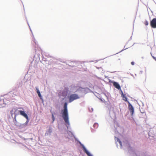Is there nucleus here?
Masks as SVG:
<instances>
[{
	"label": "nucleus",
	"mask_w": 156,
	"mask_h": 156,
	"mask_svg": "<svg viewBox=\"0 0 156 156\" xmlns=\"http://www.w3.org/2000/svg\"><path fill=\"white\" fill-rule=\"evenodd\" d=\"M68 103L65 102L63 105V109L61 111L62 117L64 119V124L66 127L68 129L70 126V123L69 120L68 111L67 108Z\"/></svg>",
	"instance_id": "obj_1"
},
{
	"label": "nucleus",
	"mask_w": 156,
	"mask_h": 156,
	"mask_svg": "<svg viewBox=\"0 0 156 156\" xmlns=\"http://www.w3.org/2000/svg\"><path fill=\"white\" fill-rule=\"evenodd\" d=\"M9 113L12 117L13 119H16V117L19 115H22L24 118L28 116L27 114L24 110H18L17 109L15 108H13L10 111Z\"/></svg>",
	"instance_id": "obj_2"
},
{
	"label": "nucleus",
	"mask_w": 156,
	"mask_h": 156,
	"mask_svg": "<svg viewBox=\"0 0 156 156\" xmlns=\"http://www.w3.org/2000/svg\"><path fill=\"white\" fill-rule=\"evenodd\" d=\"M69 132L71 133L72 136L74 137L76 141L77 142V144H79L82 147L83 151L85 153L87 156H93V155L87 150L84 145L82 144L81 142L76 137L73 133L71 131H69Z\"/></svg>",
	"instance_id": "obj_3"
},
{
	"label": "nucleus",
	"mask_w": 156,
	"mask_h": 156,
	"mask_svg": "<svg viewBox=\"0 0 156 156\" xmlns=\"http://www.w3.org/2000/svg\"><path fill=\"white\" fill-rule=\"evenodd\" d=\"M88 87H78V89L76 90L77 93L80 97V98L84 97L85 95L87 93Z\"/></svg>",
	"instance_id": "obj_4"
},
{
	"label": "nucleus",
	"mask_w": 156,
	"mask_h": 156,
	"mask_svg": "<svg viewBox=\"0 0 156 156\" xmlns=\"http://www.w3.org/2000/svg\"><path fill=\"white\" fill-rule=\"evenodd\" d=\"M123 145L124 147L128 149L129 152L130 154H132L133 155L136 154L135 151L133 148L131 147L128 140H126L123 141Z\"/></svg>",
	"instance_id": "obj_5"
},
{
	"label": "nucleus",
	"mask_w": 156,
	"mask_h": 156,
	"mask_svg": "<svg viewBox=\"0 0 156 156\" xmlns=\"http://www.w3.org/2000/svg\"><path fill=\"white\" fill-rule=\"evenodd\" d=\"M122 97L123 98V99L124 101L128 103L129 110L131 115L133 116L134 112V107L132 105L128 100V98L125 95H123V96H122Z\"/></svg>",
	"instance_id": "obj_6"
},
{
	"label": "nucleus",
	"mask_w": 156,
	"mask_h": 156,
	"mask_svg": "<svg viewBox=\"0 0 156 156\" xmlns=\"http://www.w3.org/2000/svg\"><path fill=\"white\" fill-rule=\"evenodd\" d=\"M69 91V88L67 87H65L63 90H60L58 93V96L59 98L62 97L66 98Z\"/></svg>",
	"instance_id": "obj_7"
},
{
	"label": "nucleus",
	"mask_w": 156,
	"mask_h": 156,
	"mask_svg": "<svg viewBox=\"0 0 156 156\" xmlns=\"http://www.w3.org/2000/svg\"><path fill=\"white\" fill-rule=\"evenodd\" d=\"M67 98L69 103H71L74 101L80 99V97L76 94H72L68 95Z\"/></svg>",
	"instance_id": "obj_8"
},
{
	"label": "nucleus",
	"mask_w": 156,
	"mask_h": 156,
	"mask_svg": "<svg viewBox=\"0 0 156 156\" xmlns=\"http://www.w3.org/2000/svg\"><path fill=\"white\" fill-rule=\"evenodd\" d=\"M25 118L27 120L25 123L23 124L21 123L20 124L19 127L20 129L23 128L26 126L30 120V119L29 118L28 116L25 117Z\"/></svg>",
	"instance_id": "obj_9"
},
{
	"label": "nucleus",
	"mask_w": 156,
	"mask_h": 156,
	"mask_svg": "<svg viewBox=\"0 0 156 156\" xmlns=\"http://www.w3.org/2000/svg\"><path fill=\"white\" fill-rule=\"evenodd\" d=\"M109 82L113 83L114 86L118 90H121V87L118 82L111 80H109Z\"/></svg>",
	"instance_id": "obj_10"
},
{
	"label": "nucleus",
	"mask_w": 156,
	"mask_h": 156,
	"mask_svg": "<svg viewBox=\"0 0 156 156\" xmlns=\"http://www.w3.org/2000/svg\"><path fill=\"white\" fill-rule=\"evenodd\" d=\"M150 25L153 28H156V18H153L150 22Z\"/></svg>",
	"instance_id": "obj_11"
},
{
	"label": "nucleus",
	"mask_w": 156,
	"mask_h": 156,
	"mask_svg": "<svg viewBox=\"0 0 156 156\" xmlns=\"http://www.w3.org/2000/svg\"><path fill=\"white\" fill-rule=\"evenodd\" d=\"M79 64V62L74 61L73 62H69V64L68 65L69 66L74 67L78 66Z\"/></svg>",
	"instance_id": "obj_12"
},
{
	"label": "nucleus",
	"mask_w": 156,
	"mask_h": 156,
	"mask_svg": "<svg viewBox=\"0 0 156 156\" xmlns=\"http://www.w3.org/2000/svg\"><path fill=\"white\" fill-rule=\"evenodd\" d=\"M52 128L51 126H49L48 129L46 130V132L45 134V136H50L51 135V133L52 132Z\"/></svg>",
	"instance_id": "obj_13"
},
{
	"label": "nucleus",
	"mask_w": 156,
	"mask_h": 156,
	"mask_svg": "<svg viewBox=\"0 0 156 156\" xmlns=\"http://www.w3.org/2000/svg\"><path fill=\"white\" fill-rule=\"evenodd\" d=\"M78 87H75L74 86H72L70 90L71 92L73 93H77L76 90L78 89Z\"/></svg>",
	"instance_id": "obj_14"
},
{
	"label": "nucleus",
	"mask_w": 156,
	"mask_h": 156,
	"mask_svg": "<svg viewBox=\"0 0 156 156\" xmlns=\"http://www.w3.org/2000/svg\"><path fill=\"white\" fill-rule=\"evenodd\" d=\"M115 140H117L118 142L120 144V147L121 148H122V143L121 141L120 140V139L118 137H116L115 136Z\"/></svg>",
	"instance_id": "obj_15"
},
{
	"label": "nucleus",
	"mask_w": 156,
	"mask_h": 156,
	"mask_svg": "<svg viewBox=\"0 0 156 156\" xmlns=\"http://www.w3.org/2000/svg\"><path fill=\"white\" fill-rule=\"evenodd\" d=\"M13 122L15 124V125L16 126L18 127H19L20 126V124H21V123L18 122L17 121L16 119H13Z\"/></svg>",
	"instance_id": "obj_16"
},
{
	"label": "nucleus",
	"mask_w": 156,
	"mask_h": 156,
	"mask_svg": "<svg viewBox=\"0 0 156 156\" xmlns=\"http://www.w3.org/2000/svg\"><path fill=\"white\" fill-rule=\"evenodd\" d=\"M50 112L51 114V118L52 120V123H53V122H54L55 120V118L54 116V114H55V113H54L51 110H50Z\"/></svg>",
	"instance_id": "obj_17"
},
{
	"label": "nucleus",
	"mask_w": 156,
	"mask_h": 156,
	"mask_svg": "<svg viewBox=\"0 0 156 156\" xmlns=\"http://www.w3.org/2000/svg\"><path fill=\"white\" fill-rule=\"evenodd\" d=\"M37 94H38V96L39 97L40 99L41 100L42 103H43L44 102V101L43 98L41 94V93H37Z\"/></svg>",
	"instance_id": "obj_18"
},
{
	"label": "nucleus",
	"mask_w": 156,
	"mask_h": 156,
	"mask_svg": "<svg viewBox=\"0 0 156 156\" xmlns=\"http://www.w3.org/2000/svg\"><path fill=\"white\" fill-rule=\"evenodd\" d=\"M98 126V124L97 122L95 123L93 125V127L95 129H97Z\"/></svg>",
	"instance_id": "obj_19"
},
{
	"label": "nucleus",
	"mask_w": 156,
	"mask_h": 156,
	"mask_svg": "<svg viewBox=\"0 0 156 156\" xmlns=\"http://www.w3.org/2000/svg\"><path fill=\"white\" fill-rule=\"evenodd\" d=\"M105 96L107 97V98L108 99L109 95H110V93H107V94H104Z\"/></svg>",
	"instance_id": "obj_20"
},
{
	"label": "nucleus",
	"mask_w": 156,
	"mask_h": 156,
	"mask_svg": "<svg viewBox=\"0 0 156 156\" xmlns=\"http://www.w3.org/2000/svg\"><path fill=\"white\" fill-rule=\"evenodd\" d=\"M35 88L36 89V92L37 93H40V90H39V89L38 87H35Z\"/></svg>",
	"instance_id": "obj_21"
},
{
	"label": "nucleus",
	"mask_w": 156,
	"mask_h": 156,
	"mask_svg": "<svg viewBox=\"0 0 156 156\" xmlns=\"http://www.w3.org/2000/svg\"><path fill=\"white\" fill-rule=\"evenodd\" d=\"M97 94L99 96V98L100 99H99V100H100L101 101V102H103V99L100 96V95L99 94Z\"/></svg>",
	"instance_id": "obj_22"
},
{
	"label": "nucleus",
	"mask_w": 156,
	"mask_h": 156,
	"mask_svg": "<svg viewBox=\"0 0 156 156\" xmlns=\"http://www.w3.org/2000/svg\"><path fill=\"white\" fill-rule=\"evenodd\" d=\"M6 99H3L2 100V101L3 102V104H4V105H6Z\"/></svg>",
	"instance_id": "obj_23"
},
{
	"label": "nucleus",
	"mask_w": 156,
	"mask_h": 156,
	"mask_svg": "<svg viewBox=\"0 0 156 156\" xmlns=\"http://www.w3.org/2000/svg\"><path fill=\"white\" fill-rule=\"evenodd\" d=\"M120 90V94H121V97H122V96H123V95H125V94H124L123 91L121 89V90Z\"/></svg>",
	"instance_id": "obj_24"
},
{
	"label": "nucleus",
	"mask_w": 156,
	"mask_h": 156,
	"mask_svg": "<svg viewBox=\"0 0 156 156\" xmlns=\"http://www.w3.org/2000/svg\"><path fill=\"white\" fill-rule=\"evenodd\" d=\"M25 18H26V20H27V24H28V25L29 27V28H30V31H31V33H32V34H33V33H32V30H31V28H30V25H29V23H28V21H27V18L26 17H25ZM32 34L33 35V34Z\"/></svg>",
	"instance_id": "obj_25"
},
{
	"label": "nucleus",
	"mask_w": 156,
	"mask_h": 156,
	"mask_svg": "<svg viewBox=\"0 0 156 156\" xmlns=\"http://www.w3.org/2000/svg\"><path fill=\"white\" fill-rule=\"evenodd\" d=\"M33 36H34L33 35ZM33 37H34L33 41L34 42V43H35V44L36 45H37V42L36 40L35 39V38L34 37V36H33Z\"/></svg>",
	"instance_id": "obj_26"
},
{
	"label": "nucleus",
	"mask_w": 156,
	"mask_h": 156,
	"mask_svg": "<svg viewBox=\"0 0 156 156\" xmlns=\"http://www.w3.org/2000/svg\"><path fill=\"white\" fill-rule=\"evenodd\" d=\"M2 102H3L2 101V100L0 98V105H1V106L4 107L5 106H3V105H2L3 104V103L2 104ZM0 108H1V107H0Z\"/></svg>",
	"instance_id": "obj_27"
},
{
	"label": "nucleus",
	"mask_w": 156,
	"mask_h": 156,
	"mask_svg": "<svg viewBox=\"0 0 156 156\" xmlns=\"http://www.w3.org/2000/svg\"><path fill=\"white\" fill-rule=\"evenodd\" d=\"M144 24L146 26H147L148 25V22L147 20H145L144 22Z\"/></svg>",
	"instance_id": "obj_28"
},
{
	"label": "nucleus",
	"mask_w": 156,
	"mask_h": 156,
	"mask_svg": "<svg viewBox=\"0 0 156 156\" xmlns=\"http://www.w3.org/2000/svg\"><path fill=\"white\" fill-rule=\"evenodd\" d=\"M95 93H96L97 94H95V93H94V95H95V96L96 97H97L98 98V99H100L99 98V96L97 94H98V93H97L96 92H95Z\"/></svg>",
	"instance_id": "obj_29"
},
{
	"label": "nucleus",
	"mask_w": 156,
	"mask_h": 156,
	"mask_svg": "<svg viewBox=\"0 0 156 156\" xmlns=\"http://www.w3.org/2000/svg\"><path fill=\"white\" fill-rule=\"evenodd\" d=\"M42 59L43 61L46 62L47 61H48V60L47 59V58L43 57L42 58Z\"/></svg>",
	"instance_id": "obj_30"
},
{
	"label": "nucleus",
	"mask_w": 156,
	"mask_h": 156,
	"mask_svg": "<svg viewBox=\"0 0 156 156\" xmlns=\"http://www.w3.org/2000/svg\"><path fill=\"white\" fill-rule=\"evenodd\" d=\"M151 55L152 57V58L156 61V57L153 56L152 55V53H151Z\"/></svg>",
	"instance_id": "obj_31"
},
{
	"label": "nucleus",
	"mask_w": 156,
	"mask_h": 156,
	"mask_svg": "<svg viewBox=\"0 0 156 156\" xmlns=\"http://www.w3.org/2000/svg\"><path fill=\"white\" fill-rule=\"evenodd\" d=\"M88 92H87V93H88L89 91H90V92H91V93H93L94 94V93L93 91H92L89 88H88Z\"/></svg>",
	"instance_id": "obj_32"
},
{
	"label": "nucleus",
	"mask_w": 156,
	"mask_h": 156,
	"mask_svg": "<svg viewBox=\"0 0 156 156\" xmlns=\"http://www.w3.org/2000/svg\"><path fill=\"white\" fill-rule=\"evenodd\" d=\"M131 65H134L135 64V62H134L133 61L131 62Z\"/></svg>",
	"instance_id": "obj_33"
},
{
	"label": "nucleus",
	"mask_w": 156,
	"mask_h": 156,
	"mask_svg": "<svg viewBox=\"0 0 156 156\" xmlns=\"http://www.w3.org/2000/svg\"><path fill=\"white\" fill-rule=\"evenodd\" d=\"M65 98V97H63V98H61L62 99V101H64L65 100V98Z\"/></svg>",
	"instance_id": "obj_34"
},
{
	"label": "nucleus",
	"mask_w": 156,
	"mask_h": 156,
	"mask_svg": "<svg viewBox=\"0 0 156 156\" xmlns=\"http://www.w3.org/2000/svg\"><path fill=\"white\" fill-rule=\"evenodd\" d=\"M51 60H50V61H48V64H50L51 63Z\"/></svg>",
	"instance_id": "obj_35"
},
{
	"label": "nucleus",
	"mask_w": 156,
	"mask_h": 156,
	"mask_svg": "<svg viewBox=\"0 0 156 156\" xmlns=\"http://www.w3.org/2000/svg\"><path fill=\"white\" fill-rule=\"evenodd\" d=\"M45 56H47V57H48H48H51V56H50V55H47V54H46V55H45Z\"/></svg>",
	"instance_id": "obj_36"
},
{
	"label": "nucleus",
	"mask_w": 156,
	"mask_h": 156,
	"mask_svg": "<svg viewBox=\"0 0 156 156\" xmlns=\"http://www.w3.org/2000/svg\"><path fill=\"white\" fill-rule=\"evenodd\" d=\"M125 48V49H122V50H121V51H120V52H121V51H124V50H125V49H127V48Z\"/></svg>",
	"instance_id": "obj_37"
},
{
	"label": "nucleus",
	"mask_w": 156,
	"mask_h": 156,
	"mask_svg": "<svg viewBox=\"0 0 156 156\" xmlns=\"http://www.w3.org/2000/svg\"><path fill=\"white\" fill-rule=\"evenodd\" d=\"M132 36H131L130 37V38L129 40V41H130L132 39Z\"/></svg>",
	"instance_id": "obj_38"
},
{
	"label": "nucleus",
	"mask_w": 156,
	"mask_h": 156,
	"mask_svg": "<svg viewBox=\"0 0 156 156\" xmlns=\"http://www.w3.org/2000/svg\"><path fill=\"white\" fill-rule=\"evenodd\" d=\"M91 131H92V132H93V130H94V129H92V128H91Z\"/></svg>",
	"instance_id": "obj_39"
},
{
	"label": "nucleus",
	"mask_w": 156,
	"mask_h": 156,
	"mask_svg": "<svg viewBox=\"0 0 156 156\" xmlns=\"http://www.w3.org/2000/svg\"><path fill=\"white\" fill-rule=\"evenodd\" d=\"M91 109H92V111H93V108H91Z\"/></svg>",
	"instance_id": "obj_40"
},
{
	"label": "nucleus",
	"mask_w": 156,
	"mask_h": 156,
	"mask_svg": "<svg viewBox=\"0 0 156 156\" xmlns=\"http://www.w3.org/2000/svg\"><path fill=\"white\" fill-rule=\"evenodd\" d=\"M33 56L34 57V58H35V55H34V56Z\"/></svg>",
	"instance_id": "obj_41"
},
{
	"label": "nucleus",
	"mask_w": 156,
	"mask_h": 156,
	"mask_svg": "<svg viewBox=\"0 0 156 156\" xmlns=\"http://www.w3.org/2000/svg\"><path fill=\"white\" fill-rule=\"evenodd\" d=\"M141 58H142V59H143V58H144V57H141Z\"/></svg>",
	"instance_id": "obj_42"
},
{
	"label": "nucleus",
	"mask_w": 156,
	"mask_h": 156,
	"mask_svg": "<svg viewBox=\"0 0 156 156\" xmlns=\"http://www.w3.org/2000/svg\"><path fill=\"white\" fill-rule=\"evenodd\" d=\"M142 72L143 71H140V72L141 73H142Z\"/></svg>",
	"instance_id": "obj_43"
},
{
	"label": "nucleus",
	"mask_w": 156,
	"mask_h": 156,
	"mask_svg": "<svg viewBox=\"0 0 156 156\" xmlns=\"http://www.w3.org/2000/svg\"><path fill=\"white\" fill-rule=\"evenodd\" d=\"M142 104H143V105L144 106V104L143 103H142Z\"/></svg>",
	"instance_id": "obj_44"
},
{
	"label": "nucleus",
	"mask_w": 156,
	"mask_h": 156,
	"mask_svg": "<svg viewBox=\"0 0 156 156\" xmlns=\"http://www.w3.org/2000/svg\"><path fill=\"white\" fill-rule=\"evenodd\" d=\"M120 58H119V59H118V60H120Z\"/></svg>",
	"instance_id": "obj_45"
},
{
	"label": "nucleus",
	"mask_w": 156,
	"mask_h": 156,
	"mask_svg": "<svg viewBox=\"0 0 156 156\" xmlns=\"http://www.w3.org/2000/svg\"><path fill=\"white\" fill-rule=\"evenodd\" d=\"M100 68L101 69H102V68H101V67H100Z\"/></svg>",
	"instance_id": "obj_46"
}]
</instances>
